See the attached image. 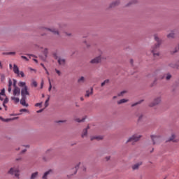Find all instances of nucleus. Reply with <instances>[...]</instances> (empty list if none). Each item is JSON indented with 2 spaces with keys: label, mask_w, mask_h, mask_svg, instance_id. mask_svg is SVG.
I'll use <instances>...</instances> for the list:
<instances>
[{
  "label": "nucleus",
  "mask_w": 179,
  "mask_h": 179,
  "mask_svg": "<svg viewBox=\"0 0 179 179\" xmlns=\"http://www.w3.org/2000/svg\"><path fill=\"white\" fill-rule=\"evenodd\" d=\"M55 71H56V73L59 75V76H61V71L57 69H55Z\"/></svg>",
  "instance_id": "nucleus-44"
},
{
  "label": "nucleus",
  "mask_w": 179,
  "mask_h": 179,
  "mask_svg": "<svg viewBox=\"0 0 179 179\" xmlns=\"http://www.w3.org/2000/svg\"><path fill=\"white\" fill-rule=\"evenodd\" d=\"M3 95H0V100H3V98H2Z\"/></svg>",
  "instance_id": "nucleus-51"
},
{
  "label": "nucleus",
  "mask_w": 179,
  "mask_h": 179,
  "mask_svg": "<svg viewBox=\"0 0 179 179\" xmlns=\"http://www.w3.org/2000/svg\"><path fill=\"white\" fill-rule=\"evenodd\" d=\"M41 66H43V69H44V68H45V66H44V64L41 63Z\"/></svg>",
  "instance_id": "nucleus-50"
},
{
  "label": "nucleus",
  "mask_w": 179,
  "mask_h": 179,
  "mask_svg": "<svg viewBox=\"0 0 179 179\" xmlns=\"http://www.w3.org/2000/svg\"><path fill=\"white\" fill-rule=\"evenodd\" d=\"M168 38H174V33H171L167 35Z\"/></svg>",
  "instance_id": "nucleus-26"
},
{
  "label": "nucleus",
  "mask_w": 179,
  "mask_h": 179,
  "mask_svg": "<svg viewBox=\"0 0 179 179\" xmlns=\"http://www.w3.org/2000/svg\"><path fill=\"white\" fill-rule=\"evenodd\" d=\"M37 176H38V172H35V173H32L31 176V179L36 178L37 177Z\"/></svg>",
  "instance_id": "nucleus-21"
},
{
  "label": "nucleus",
  "mask_w": 179,
  "mask_h": 179,
  "mask_svg": "<svg viewBox=\"0 0 179 179\" xmlns=\"http://www.w3.org/2000/svg\"><path fill=\"white\" fill-rule=\"evenodd\" d=\"M10 68H12V64H9Z\"/></svg>",
  "instance_id": "nucleus-58"
},
{
  "label": "nucleus",
  "mask_w": 179,
  "mask_h": 179,
  "mask_svg": "<svg viewBox=\"0 0 179 179\" xmlns=\"http://www.w3.org/2000/svg\"><path fill=\"white\" fill-rule=\"evenodd\" d=\"M43 109H41L39 110H37L36 113H43Z\"/></svg>",
  "instance_id": "nucleus-47"
},
{
  "label": "nucleus",
  "mask_w": 179,
  "mask_h": 179,
  "mask_svg": "<svg viewBox=\"0 0 179 179\" xmlns=\"http://www.w3.org/2000/svg\"><path fill=\"white\" fill-rule=\"evenodd\" d=\"M137 104H139V103H133L131 105V107H135V106H136Z\"/></svg>",
  "instance_id": "nucleus-48"
},
{
  "label": "nucleus",
  "mask_w": 179,
  "mask_h": 179,
  "mask_svg": "<svg viewBox=\"0 0 179 179\" xmlns=\"http://www.w3.org/2000/svg\"><path fill=\"white\" fill-rule=\"evenodd\" d=\"M42 104H43V103H37L35 104V107H41Z\"/></svg>",
  "instance_id": "nucleus-40"
},
{
  "label": "nucleus",
  "mask_w": 179,
  "mask_h": 179,
  "mask_svg": "<svg viewBox=\"0 0 179 179\" xmlns=\"http://www.w3.org/2000/svg\"><path fill=\"white\" fill-rule=\"evenodd\" d=\"M30 71H34V72H36V69H31V68H29V69Z\"/></svg>",
  "instance_id": "nucleus-49"
},
{
  "label": "nucleus",
  "mask_w": 179,
  "mask_h": 179,
  "mask_svg": "<svg viewBox=\"0 0 179 179\" xmlns=\"http://www.w3.org/2000/svg\"><path fill=\"white\" fill-rule=\"evenodd\" d=\"M11 100L13 101H14V103H19V101H20V99H19V97H16V96H11Z\"/></svg>",
  "instance_id": "nucleus-15"
},
{
  "label": "nucleus",
  "mask_w": 179,
  "mask_h": 179,
  "mask_svg": "<svg viewBox=\"0 0 179 179\" xmlns=\"http://www.w3.org/2000/svg\"><path fill=\"white\" fill-rule=\"evenodd\" d=\"M127 100L125 99H120V101H117L118 104H122V103H127Z\"/></svg>",
  "instance_id": "nucleus-24"
},
{
  "label": "nucleus",
  "mask_w": 179,
  "mask_h": 179,
  "mask_svg": "<svg viewBox=\"0 0 179 179\" xmlns=\"http://www.w3.org/2000/svg\"><path fill=\"white\" fill-rule=\"evenodd\" d=\"M31 86H34V87H37V82L36 80H33L31 83Z\"/></svg>",
  "instance_id": "nucleus-28"
},
{
  "label": "nucleus",
  "mask_w": 179,
  "mask_h": 179,
  "mask_svg": "<svg viewBox=\"0 0 179 179\" xmlns=\"http://www.w3.org/2000/svg\"><path fill=\"white\" fill-rule=\"evenodd\" d=\"M21 58H22V59H24L25 61H29V59H27V57H25V56H21Z\"/></svg>",
  "instance_id": "nucleus-42"
},
{
  "label": "nucleus",
  "mask_w": 179,
  "mask_h": 179,
  "mask_svg": "<svg viewBox=\"0 0 179 179\" xmlns=\"http://www.w3.org/2000/svg\"><path fill=\"white\" fill-rule=\"evenodd\" d=\"M141 118H142V116H140V117H139V120H141Z\"/></svg>",
  "instance_id": "nucleus-60"
},
{
  "label": "nucleus",
  "mask_w": 179,
  "mask_h": 179,
  "mask_svg": "<svg viewBox=\"0 0 179 179\" xmlns=\"http://www.w3.org/2000/svg\"><path fill=\"white\" fill-rule=\"evenodd\" d=\"M113 99H115V96H114Z\"/></svg>",
  "instance_id": "nucleus-64"
},
{
  "label": "nucleus",
  "mask_w": 179,
  "mask_h": 179,
  "mask_svg": "<svg viewBox=\"0 0 179 179\" xmlns=\"http://www.w3.org/2000/svg\"><path fill=\"white\" fill-rule=\"evenodd\" d=\"M48 101H50V96L45 101V108H47V106H48Z\"/></svg>",
  "instance_id": "nucleus-29"
},
{
  "label": "nucleus",
  "mask_w": 179,
  "mask_h": 179,
  "mask_svg": "<svg viewBox=\"0 0 179 179\" xmlns=\"http://www.w3.org/2000/svg\"><path fill=\"white\" fill-rule=\"evenodd\" d=\"M0 95L1 96H5V90H4V88L3 90H1V91L0 92Z\"/></svg>",
  "instance_id": "nucleus-33"
},
{
  "label": "nucleus",
  "mask_w": 179,
  "mask_h": 179,
  "mask_svg": "<svg viewBox=\"0 0 179 179\" xmlns=\"http://www.w3.org/2000/svg\"><path fill=\"white\" fill-rule=\"evenodd\" d=\"M106 160H110V157H106Z\"/></svg>",
  "instance_id": "nucleus-54"
},
{
  "label": "nucleus",
  "mask_w": 179,
  "mask_h": 179,
  "mask_svg": "<svg viewBox=\"0 0 179 179\" xmlns=\"http://www.w3.org/2000/svg\"><path fill=\"white\" fill-rule=\"evenodd\" d=\"M90 94H93V87H91L90 91H87L85 97H89Z\"/></svg>",
  "instance_id": "nucleus-16"
},
{
  "label": "nucleus",
  "mask_w": 179,
  "mask_h": 179,
  "mask_svg": "<svg viewBox=\"0 0 179 179\" xmlns=\"http://www.w3.org/2000/svg\"><path fill=\"white\" fill-rule=\"evenodd\" d=\"M57 124H59V122H64V121H57Z\"/></svg>",
  "instance_id": "nucleus-53"
},
{
  "label": "nucleus",
  "mask_w": 179,
  "mask_h": 179,
  "mask_svg": "<svg viewBox=\"0 0 179 179\" xmlns=\"http://www.w3.org/2000/svg\"><path fill=\"white\" fill-rule=\"evenodd\" d=\"M0 110H2V108L0 107Z\"/></svg>",
  "instance_id": "nucleus-62"
},
{
  "label": "nucleus",
  "mask_w": 179,
  "mask_h": 179,
  "mask_svg": "<svg viewBox=\"0 0 179 179\" xmlns=\"http://www.w3.org/2000/svg\"><path fill=\"white\" fill-rule=\"evenodd\" d=\"M43 87H44V80H42L41 83V89H43Z\"/></svg>",
  "instance_id": "nucleus-41"
},
{
  "label": "nucleus",
  "mask_w": 179,
  "mask_h": 179,
  "mask_svg": "<svg viewBox=\"0 0 179 179\" xmlns=\"http://www.w3.org/2000/svg\"><path fill=\"white\" fill-rule=\"evenodd\" d=\"M19 76H21V78H24V73L23 71H19Z\"/></svg>",
  "instance_id": "nucleus-30"
},
{
  "label": "nucleus",
  "mask_w": 179,
  "mask_h": 179,
  "mask_svg": "<svg viewBox=\"0 0 179 179\" xmlns=\"http://www.w3.org/2000/svg\"><path fill=\"white\" fill-rule=\"evenodd\" d=\"M28 56L31 57V56H32V55H28Z\"/></svg>",
  "instance_id": "nucleus-59"
},
{
  "label": "nucleus",
  "mask_w": 179,
  "mask_h": 179,
  "mask_svg": "<svg viewBox=\"0 0 179 179\" xmlns=\"http://www.w3.org/2000/svg\"><path fill=\"white\" fill-rule=\"evenodd\" d=\"M124 93H125V91L120 92V94H119L118 96H122Z\"/></svg>",
  "instance_id": "nucleus-46"
},
{
  "label": "nucleus",
  "mask_w": 179,
  "mask_h": 179,
  "mask_svg": "<svg viewBox=\"0 0 179 179\" xmlns=\"http://www.w3.org/2000/svg\"><path fill=\"white\" fill-rule=\"evenodd\" d=\"M0 68H2V63L0 62Z\"/></svg>",
  "instance_id": "nucleus-55"
},
{
  "label": "nucleus",
  "mask_w": 179,
  "mask_h": 179,
  "mask_svg": "<svg viewBox=\"0 0 179 179\" xmlns=\"http://www.w3.org/2000/svg\"><path fill=\"white\" fill-rule=\"evenodd\" d=\"M34 61L35 62H36V63L38 62L37 59H34Z\"/></svg>",
  "instance_id": "nucleus-57"
},
{
  "label": "nucleus",
  "mask_w": 179,
  "mask_h": 179,
  "mask_svg": "<svg viewBox=\"0 0 179 179\" xmlns=\"http://www.w3.org/2000/svg\"><path fill=\"white\" fill-rule=\"evenodd\" d=\"M141 164H136L132 166L133 170H138Z\"/></svg>",
  "instance_id": "nucleus-20"
},
{
  "label": "nucleus",
  "mask_w": 179,
  "mask_h": 179,
  "mask_svg": "<svg viewBox=\"0 0 179 179\" xmlns=\"http://www.w3.org/2000/svg\"><path fill=\"white\" fill-rule=\"evenodd\" d=\"M176 134H173L169 138V141H172L173 142H176Z\"/></svg>",
  "instance_id": "nucleus-22"
},
{
  "label": "nucleus",
  "mask_w": 179,
  "mask_h": 179,
  "mask_svg": "<svg viewBox=\"0 0 179 179\" xmlns=\"http://www.w3.org/2000/svg\"><path fill=\"white\" fill-rule=\"evenodd\" d=\"M13 72L14 73H15L16 75H17V76H19V67H17V65L14 64L13 65Z\"/></svg>",
  "instance_id": "nucleus-11"
},
{
  "label": "nucleus",
  "mask_w": 179,
  "mask_h": 179,
  "mask_svg": "<svg viewBox=\"0 0 179 179\" xmlns=\"http://www.w3.org/2000/svg\"><path fill=\"white\" fill-rule=\"evenodd\" d=\"M93 139H97L98 141H100V139H103V136H94L91 138V141H93Z\"/></svg>",
  "instance_id": "nucleus-25"
},
{
  "label": "nucleus",
  "mask_w": 179,
  "mask_h": 179,
  "mask_svg": "<svg viewBox=\"0 0 179 179\" xmlns=\"http://www.w3.org/2000/svg\"><path fill=\"white\" fill-rule=\"evenodd\" d=\"M8 102H9V99L8 98H6L3 102V106L6 111L8 110V106H6V104H8Z\"/></svg>",
  "instance_id": "nucleus-13"
},
{
  "label": "nucleus",
  "mask_w": 179,
  "mask_h": 179,
  "mask_svg": "<svg viewBox=\"0 0 179 179\" xmlns=\"http://www.w3.org/2000/svg\"><path fill=\"white\" fill-rule=\"evenodd\" d=\"M20 104L24 107H29V104L26 103V96H22Z\"/></svg>",
  "instance_id": "nucleus-8"
},
{
  "label": "nucleus",
  "mask_w": 179,
  "mask_h": 179,
  "mask_svg": "<svg viewBox=\"0 0 179 179\" xmlns=\"http://www.w3.org/2000/svg\"><path fill=\"white\" fill-rule=\"evenodd\" d=\"M141 138V135L135 134L131 137H130L127 142H138V141H139Z\"/></svg>",
  "instance_id": "nucleus-5"
},
{
  "label": "nucleus",
  "mask_w": 179,
  "mask_h": 179,
  "mask_svg": "<svg viewBox=\"0 0 179 179\" xmlns=\"http://www.w3.org/2000/svg\"><path fill=\"white\" fill-rule=\"evenodd\" d=\"M166 78V80H169L171 79V74H167Z\"/></svg>",
  "instance_id": "nucleus-38"
},
{
  "label": "nucleus",
  "mask_w": 179,
  "mask_h": 179,
  "mask_svg": "<svg viewBox=\"0 0 179 179\" xmlns=\"http://www.w3.org/2000/svg\"><path fill=\"white\" fill-rule=\"evenodd\" d=\"M81 100H83V98H81Z\"/></svg>",
  "instance_id": "nucleus-63"
},
{
  "label": "nucleus",
  "mask_w": 179,
  "mask_h": 179,
  "mask_svg": "<svg viewBox=\"0 0 179 179\" xmlns=\"http://www.w3.org/2000/svg\"><path fill=\"white\" fill-rule=\"evenodd\" d=\"M20 113H29L27 109H20Z\"/></svg>",
  "instance_id": "nucleus-36"
},
{
  "label": "nucleus",
  "mask_w": 179,
  "mask_h": 179,
  "mask_svg": "<svg viewBox=\"0 0 179 179\" xmlns=\"http://www.w3.org/2000/svg\"><path fill=\"white\" fill-rule=\"evenodd\" d=\"M42 97H44V94H42Z\"/></svg>",
  "instance_id": "nucleus-61"
},
{
  "label": "nucleus",
  "mask_w": 179,
  "mask_h": 179,
  "mask_svg": "<svg viewBox=\"0 0 179 179\" xmlns=\"http://www.w3.org/2000/svg\"><path fill=\"white\" fill-rule=\"evenodd\" d=\"M161 101H162V99L160 98H157L155 99L154 103L150 105V107H153V106H157V104H159Z\"/></svg>",
  "instance_id": "nucleus-9"
},
{
  "label": "nucleus",
  "mask_w": 179,
  "mask_h": 179,
  "mask_svg": "<svg viewBox=\"0 0 179 179\" xmlns=\"http://www.w3.org/2000/svg\"><path fill=\"white\" fill-rule=\"evenodd\" d=\"M48 82H49V88H48V91L51 92V89H52V85H51V80L50 79V78H48Z\"/></svg>",
  "instance_id": "nucleus-23"
},
{
  "label": "nucleus",
  "mask_w": 179,
  "mask_h": 179,
  "mask_svg": "<svg viewBox=\"0 0 179 179\" xmlns=\"http://www.w3.org/2000/svg\"><path fill=\"white\" fill-rule=\"evenodd\" d=\"M52 173V170H49L46 171L44 174L43 176L42 177L43 179H47V176L51 174Z\"/></svg>",
  "instance_id": "nucleus-14"
},
{
  "label": "nucleus",
  "mask_w": 179,
  "mask_h": 179,
  "mask_svg": "<svg viewBox=\"0 0 179 179\" xmlns=\"http://www.w3.org/2000/svg\"><path fill=\"white\" fill-rule=\"evenodd\" d=\"M108 82H110L109 80H105L102 83H101V86H104V85H106V83H108Z\"/></svg>",
  "instance_id": "nucleus-31"
},
{
  "label": "nucleus",
  "mask_w": 179,
  "mask_h": 179,
  "mask_svg": "<svg viewBox=\"0 0 179 179\" xmlns=\"http://www.w3.org/2000/svg\"><path fill=\"white\" fill-rule=\"evenodd\" d=\"M87 129H89V127H87V128H86L83 130V133L82 134V138H85V136H86L87 135Z\"/></svg>",
  "instance_id": "nucleus-18"
},
{
  "label": "nucleus",
  "mask_w": 179,
  "mask_h": 179,
  "mask_svg": "<svg viewBox=\"0 0 179 179\" xmlns=\"http://www.w3.org/2000/svg\"><path fill=\"white\" fill-rule=\"evenodd\" d=\"M13 84V83L12 82V80H8V93H10V92H12V85Z\"/></svg>",
  "instance_id": "nucleus-12"
},
{
  "label": "nucleus",
  "mask_w": 179,
  "mask_h": 179,
  "mask_svg": "<svg viewBox=\"0 0 179 179\" xmlns=\"http://www.w3.org/2000/svg\"><path fill=\"white\" fill-rule=\"evenodd\" d=\"M115 5H118V2H116V3H112V4H111V7H113V6H115Z\"/></svg>",
  "instance_id": "nucleus-43"
},
{
  "label": "nucleus",
  "mask_w": 179,
  "mask_h": 179,
  "mask_svg": "<svg viewBox=\"0 0 179 179\" xmlns=\"http://www.w3.org/2000/svg\"><path fill=\"white\" fill-rule=\"evenodd\" d=\"M152 141L153 142V145H156L159 141H160V136H151Z\"/></svg>",
  "instance_id": "nucleus-7"
},
{
  "label": "nucleus",
  "mask_w": 179,
  "mask_h": 179,
  "mask_svg": "<svg viewBox=\"0 0 179 179\" xmlns=\"http://www.w3.org/2000/svg\"><path fill=\"white\" fill-rule=\"evenodd\" d=\"M8 174H11L12 176H15V177L19 178V169L11 168L8 171Z\"/></svg>",
  "instance_id": "nucleus-4"
},
{
  "label": "nucleus",
  "mask_w": 179,
  "mask_h": 179,
  "mask_svg": "<svg viewBox=\"0 0 179 179\" xmlns=\"http://www.w3.org/2000/svg\"><path fill=\"white\" fill-rule=\"evenodd\" d=\"M46 30H48L49 31H51L52 33H53V34H59V33L58 32V31L55 30V29H46Z\"/></svg>",
  "instance_id": "nucleus-19"
},
{
  "label": "nucleus",
  "mask_w": 179,
  "mask_h": 179,
  "mask_svg": "<svg viewBox=\"0 0 179 179\" xmlns=\"http://www.w3.org/2000/svg\"><path fill=\"white\" fill-rule=\"evenodd\" d=\"M44 70L45 71L48 75H50V72H48V70H47V68L44 67Z\"/></svg>",
  "instance_id": "nucleus-45"
},
{
  "label": "nucleus",
  "mask_w": 179,
  "mask_h": 179,
  "mask_svg": "<svg viewBox=\"0 0 179 179\" xmlns=\"http://www.w3.org/2000/svg\"><path fill=\"white\" fill-rule=\"evenodd\" d=\"M24 152H26V150H23L22 151V153H24Z\"/></svg>",
  "instance_id": "nucleus-56"
},
{
  "label": "nucleus",
  "mask_w": 179,
  "mask_h": 179,
  "mask_svg": "<svg viewBox=\"0 0 179 179\" xmlns=\"http://www.w3.org/2000/svg\"><path fill=\"white\" fill-rule=\"evenodd\" d=\"M101 61V58L100 57H97L95 59L91 60V64H99Z\"/></svg>",
  "instance_id": "nucleus-10"
},
{
  "label": "nucleus",
  "mask_w": 179,
  "mask_h": 179,
  "mask_svg": "<svg viewBox=\"0 0 179 179\" xmlns=\"http://www.w3.org/2000/svg\"><path fill=\"white\" fill-rule=\"evenodd\" d=\"M48 52V50L47 48H45L44 50V55H45V58H47Z\"/></svg>",
  "instance_id": "nucleus-35"
},
{
  "label": "nucleus",
  "mask_w": 179,
  "mask_h": 179,
  "mask_svg": "<svg viewBox=\"0 0 179 179\" xmlns=\"http://www.w3.org/2000/svg\"><path fill=\"white\" fill-rule=\"evenodd\" d=\"M78 169H79V165H77V166L75 167V169H74V170H75L74 174H76V173H77V171H78Z\"/></svg>",
  "instance_id": "nucleus-37"
},
{
  "label": "nucleus",
  "mask_w": 179,
  "mask_h": 179,
  "mask_svg": "<svg viewBox=\"0 0 179 179\" xmlns=\"http://www.w3.org/2000/svg\"><path fill=\"white\" fill-rule=\"evenodd\" d=\"M76 121L77 122H83L85 121V118L80 120V119H76Z\"/></svg>",
  "instance_id": "nucleus-34"
},
{
  "label": "nucleus",
  "mask_w": 179,
  "mask_h": 179,
  "mask_svg": "<svg viewBox=\"0 0 179 179\" xmlns=\"http://www.w3.org/2000/svg\"><path fill=\"white\" fill-rule=\"evenodd\" d=\"M53 57L57 59L58 63L59 64V65H65V59H62L61 57L58 58V56L57 55V53H55L53 55Z\"/></svg>",
  "instance_id": "nucleus-6"
},
{
  "label": "nucleus",
  "mask_w": 179,
  "mask_h": 179,
  "mask_svg": "<svg viewBox=\"0 0 179 179\" xmlns=\"http://www.w3.org/2000/svg\"><path fill=\"white\" fill-rule=\"evenodd\" d=\"M17 117H14V118H8V119H3L1 117V120H2L4 122H9V121H13V120H17Z\"/></svg>",
  "instance_id": "nucleus-17"
},
{
  "label": "nucleus",
  "mask_w": 179,
  "mask_h": 179,
  "mask_svg": "<svg viewBox=\"0 0 179 179\" xmlns=\"http://www.w3.org/2000/svg\"><path fill=\"white\" fill-rule=\"evenodd\" d=\"M13 96H20V88H19L17 86H16V80H13Z\"/></svg>",
  "instance_id": "nucleus-3"
},
{
  "label": "nucleus",
  "mask_w": 179,
  "mask_h": 179,
  "mask_svg": "<svg viewBox=\"0 0 179 179\" xmlns=\"http://www.w3.org/2000/svg\"><path fill=\"white\" fill-rule=\"evenodd\" d=\"M130 62H131V64H134V60H133V59H131V60H130Z\"/></svg>",
  "instance_id": "nucleus-52"
},
{
  "label": "nucleus",
  "mask_w": 179,
  "mask_h": 179,
  "mask_svg": "<svg viewBox=\"0 0 179 179\" xmlns=\"http://www.w3.org/2000/svg\"><path fill=\"white\" fill-rule=\"evenodd\" d=\"M154 37H155V41H157V44L155 45L152 48V49L151 51H152V52L154 57H156V56L159 57V53H156V50H157V48H159V47H160V45L162 44V42H160V39H159V37H157V34H155V35L154 36Z\"/></svg>",
  "instance_id": "nucleus-2"
},
{
  "label": "nucleus",
  "mask_w": 179,
  "mask_h": 179,
  "mask_svg": "<svg viewBox=\"0 0 179 179\" xmlns=\"http://www.w3.org/2000/svg\"><path fill=\"white\" fill-rule=\"evenodd\" d=\"M85 81V77H81L80 78L78 79V83H80V82H84Z\"/></svg>",
  "instance_id": "nucleus-32"
},
{
  "label": "nucleus",
  "mask_w": 179,
  "mask_h": 179,
  "mask_svg": "<svg viewBox=\"0 0 179 179\" xmlns=\"http://www.w3.org/2000/svg\"><path fill=\"white\" fill-rule=\"evenodd\" d=\"M1 82H3V80H5V76L3 74H1Z\"/></svg>",
  "instance_id": "nucleus-39"
},
{
  "label": "nucleus",
  "mask_w": 179,
  "mask_h": 179,
  "mask_svg": "<svg viewBox=\"0 0 179 179\" xmlns=\"http://www.w3.org/2000/svg\"><path fill=\"white\" fill-rule=\"evenodd\" d=\"M18 86L22 87L21 89V96L22 97H26V96H30V92L27 90V85H26V82L20 81L18 83Z\"/></svg>",
  "instance_id": "nucleus-1"
},
{
  "label": "nucleus",
  "mask_w": 179,
  "mask_h": 179,
  "mask_svg": "<svg viewBox=\"0 0 179 179\" xmlns=\"http://www.w3.org/2000/svg\"><path fill=\"white\" fill-rule=\"evenodd\" d=\"M6 55H15L16 53L15 52H9L4 53Z\"/></svg>",
  "instance_id": "nucleus-27"
}]
</instances>
